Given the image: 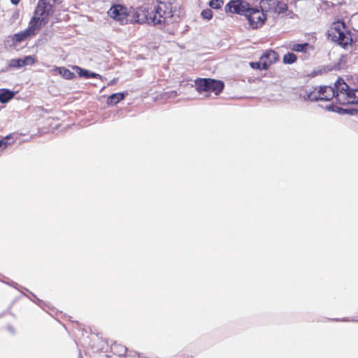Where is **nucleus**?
<instances>
[{
	"label": "nucleus",
	"instance_id": "15",
	"mask_svg": "<svg viewBox=\"0 0 358 358\" xmlns=\"http://www.w3.org/2000/svg\"><path fill=\"white\" fill-rule=\"evenodd\" d=\"M260 4H262V6L268 4V6H274L275 12L279 14L285 13L288 9V6L285 3L276 0H263L260 2Z\"/></svg>",
	"mask_w": 358,
	"mask_h": 358
},
{
	"label": "nucleus",
	"instance_id": "5",
	"mask_svg": "<svg viewBox=\"0 0 358 358\" xmlns=\"http://www.w3.org/2000/svg\"><path fill=\"white\" fill-rule=\"evenodd\" d=\"M176 0H157V5L156 7V13H160L162 15L157 20V22H171L173 16V13L176 11V8L173 7V3Z\"/></svg>",
	"mask_w": 358,
	"mask_h": 358
},
{
	"label": "nucleus",
	"instance_id": "25",
	"mask_svg": "<svg viewBox=\"0 0 358 358\" xmlns=\"http://www.w3.org/2000/svg\"><path fill=\"white\" fill-rule=\"evenodd\" d=\"M250 66L253 69L263 70L262 68V61H260V59L259 60V62H251L250 63Z\"/></svg>",
	"mask_w": 358,
	"mask_h": 358
},
{
	"label": "nucleus",
	"instance_id": "17",
	"mask_svg": "<svg viewBox=\"0 0 358 358\" xmlns=\"http://www.w3.org/2000/svg\"><path fill=\"white\" fill-rule=\"evenodd\" d=\"M72 68L77 71V73H78V75L80 77H85L86 78H97L100 77L99 74H97V73H95L93 72H90L87 70L83 69L82 68H80L78 66H73Z\"/></svg>",
	"mask_w": 358,
	"mask_h": 358
},
{
	"label": "nucleus",
	"instance_id": "4",
	"mask_svg": "<svg viewBox=\"0 0 358 358\" xmlns=\"http://www.w3.org/2000/svg\"><path fill=\"white\" fill-rule=\"evenodd\" d=\"M195 88L199 93L213 92L219 95L224 88V83L222 80L213 78H197L194 81Z\"/></svg>",
	"mask_w": 358,
	"mask_h": 358
},
{
	"label": "nucleus",
	"instance_id": "23",
	"mask_svg": "<svg viewBox=\"0 0 358 358\" xmlns=\"http://www.w3.org/2000/svg\"><path fill=\"white\" fill-rule=\"evenodd\" d=\"M201 16L206 20H210L213 17V12L210 9H205L201 12Z\"/></svg>",
	"mask_w": 358,
	"mask_h": 358
},
{
	"label": "nucleus",
	"instance_id": "12",
	"mask_svg": "<svg viewBox=\"0 0 358 358\" xmlns=\"http://www.w3.org/2000/svg\"><path fill=\"white\" fill-rule=\"evenodd\" d=\"M278 58L279 55L277 52L272 50H266L259 58L262 62V69L267 70L273 64L278 61Z\"/></svg>",
	"mask_w": 358,
	"mask_h": 358
},
{
	"label": "nucleus",
	"instance_id": "19",
	"mask_svg": "<svg viewBox=\"0 0 358 358\" xmlns=\"http://www.w3.org/2000/svg\"><path fill=\"white\" fill-rule=\"evenodd\" d=\"M55 71L67 80L73 79L75 77L74 73L65 67H56Z\"/></svg>",
	"mask_w": 358,
	"mask_h": 358
},
{
	"label": "nucleus",
	"instance_id": "3",
	"mask_svg": "<svg viewBox=\"0 0 358 358\" xmlns=\"http://www.w3.org/2000/svg\"><path fill=\"white\" fill-rule=\"evenodd\" d=\"M160 15H162V14L156 13V7H155L153 11H152V15L149 9L146 7H139L137 8H131L129 23H148L165 25L170 22L155 21L154 17L157 18V20Z\"/></svg>",
	"mask_w": 358,
	"mask_h": 358
},
{
	"label": "nucleus",
	"instance_id": "18",
	"mask_svg": "<svg viewBox=\"0 0 358 358\" xmlns=\"http://www.w3.org/2000/svg\"><path fill=\"white\" fill-rule=\"evenodd\" d=\"M124 98L123 93H115L108 96L107 103L108 105H115Z\"/></svg>",
	"mask_w": 358,
	"mask_h": 358
},
{
	"label": "nucleus",
	"instance_id": "9",
	"mask_svg": "<svg viewBox=\"0 0 358 358\" xmlns=\"http://www.w3.org/2000/svg\"><path fill=\"white\" fill-rule=\"evenodd\" d=\"M57 0H38L34 10V14L49 21L50 16L55 13V6Z\"/></svg>",
	"mask_w": 358,
	"mask_h": 358
},
{
	"label": "nucleus",
	"instance_id": "14",
	"mask_svg": "<svg viewBox=\"0 0 358 358\" xmlns=\"http://www.w3.org/2000/svg\"><path fill=\"white\" fill-rule=\"evenodd\" d=\"M29 38H31V36L25 29L22 31L16 33L10 36V46L17 47L21 43L27 41Z\"/></svg>",
	"mask_w": 358,
	"mask_h": 358
},
{
	"label": "nucleus",
	"instance_id": "22",
	"mask_svg": "<svg viewBox=\"0 0 358 358\" xmlns=\"http://www.w3.org/2000/svg\"><path fill=\"white\" fill-rule=\"evenodd\" d=\"M223 3V0H211L209 2V6L213 9H218L222 6Z\"/></svg>",
	"mask_w": 358,
	"mask_h": 358
},
{
	"label": "nucleus",
	"instance_id": "1",
	"mask_svg": "<svg viewBox=\"0 0 358 358\" xmlns=\"http://www.w3.org/2000/svg\"><path fill=\"white\" fill-rule=\"evenodd\" d=\"M327 34L331 41L345 50L357 46V38L353 37L352 33L343 20L334 22Z\"/></svg>",
	"mask_w": 358,
	"mask_h": 358
},
{
	"label": "nucleus",
	"instance_id": "24",
	"mask_svg": "<svg viewBox=\"0 0 358 358\" xmlns=\"http://www.w3.org/2000/svg\"><path fill=\"white\" fill-rule=\"evenodd\" d=\"M9 139H10V136H7L5 138H3V139L0 140V150H3L8 146V145L9 144L8 141Z\"/></svg>",
	"mask_w": 358,
	"mask_h": 358
},
{
	"label": "nucleus",
	"instance_id": "26",
	"mask_svg": "<svg viewBox=\"0 0 358 358\" xmlns=\"http://www.w3.org/2000/svg\"><path fill=\"white\" fill-rule=\"evenodd\" d=\"M20 1H21V0H10V2H11L13 5H15V6H16V5H17V4L20 3Z\"/></svg>",
	"mask_w": 358,
	"mask_h": 358
},
{
	"label": "nucleus",
	"instance_id": "16",
	"mask_svg": "<svg viewBox=\"0 0 358 358\" xmlns=\"http://www.w3.org/2000/svg\"><path fill=\"white\" fill-rule=\"evenodd\" d=\"M311 48L308 43L290 44L288 47L292 51L298 52H306Z\"/></svg>",
	"mask_w": 358,
	"mask_h": 358
},
{
	"label": "nucleus",
	"instance_id": "7",
	"mask_svg": "<svg viewBox=\"0 0 358 358\" xmlns=\"http://www.w3.org/2000/svg\"><path fill=\"white\" fill-rule=\"evenodd\" d=\"M265 6L261 4L260 8H249L245 17L249 22L250 25L253 28L256 29L262 27L266 19V15L264 13V8Z\"/></svg>",
	"mask_w": 358,
	"mask_h": 358
},
{
	"label": "nucleus",
	"instance_id": "20",
	"mask_svg": "<svg viewBox=\"0 0 358 358\" xmlns=\"http://www.w3.org/2000/svg\"><path fill=\"white\" fill-rule=\"evenodd\" d=\"M14 93L9 90H3L0 92V102L2 103H7L9 100L13 99Z\"/></svg>",
	"mask_w": 358,
	"mask_h": 358
},
{
	"label": "nucleus",
	"instance_id": "11",
	"mask_svg": "<svg viewBox=\"0 0 358 358\" xmlns=\"http://www.w3.org/2000/svg\"><path fill=\"white\" fill-rule=\"evenodd\" d=\"M48 20L34 13L33 17L31 18L28 27L25 29L31 37L35 36L40 31L42 26L46 24Z\"/></svg>",
	"mask_w": 358,
	"mask_h": 358
},
{
	"label": "nucleus",
	"instance_id": "13",
	"mask_svg": "<svg viewBox=\"0 0 358 358\" xmlns=\"http://www.w3.org/2000/svg\"><path fill=\"white\" fill-rule=\"evenodd\" d=\"M36 57L28 55L24 58L12 59L10 60L9 66L15 69H20L27 65H33L36 63Z\"/></svg>",
	"mask_w": 358,
	"mask_h": 358
},
{
	"label": "nucleus",
	"instance_id": "2",
	"mask_svg": "<svg viewBox=\"0 0 358 358\" xmlns=\"http://www.w3.org/2000/svg\"><path fill=\"white\" fill-rule=\"evenodd\" d=\"M336 87V101L341 105L358 104V89L349 87L342 78L335 83Z\"/></svg>",
	"mask_w": 358,
	"mask_h": 358
},
{
	"label": "nucleus",
	"instance_id": "21",
	"mask_svg": "<svg viewBox=\"0 0 358 358\" xmlns=\"http://www.w3.org/2000/svg\"><path fill=\"white\" fill-rule=\"evenodd\" d=\"M297 60V57L293 52H287L284 55L282 61L284 64H292L296 62Z\"/></svg>",
	"mask_w": 358,
	"mask_h": 358
},
{
	"label": "nucleus",
	"instance_id": "6",
	"mask_svg": "<svg viewBox=\"0 0 358 358\" xmlns=\"http://www.w3.org/2000/svg\"><path fill=\"white\" fill-rule=\"evenodd\" d=\"M108 15L120 24L129 23L130 9L121 4H113L107 12Z\"/></svg>",
	"mask_w": 358,
	"mask_h": 358
},
{
	"label": "nucleus",
	"instance_id": "10",
	"mask_svg": "<svg viewBox=\"0 0 358 358\" xmlns=\"http://www.w3.org/2000/svg\"><path fill=\"white\" fill-rule=\"evenodd\" d=\"M250 8V4L244 0H231L224 7L227 13L243 15L245 16Z\"/></svg>",
	"mask_w": 358,
	"mask_h": 358
},
{
	"label": "nucleus",
	"instance_id": "8",
	"mask_svg": "<svg viewBox=\"0 0 358 358\" xmlns=\"http://www.w3.org/2000/svg\"><path fill=\"white\" fill-rule=\"evenodd\" d=\"M307 94V99L310 101L321 100V101H330L333 98L336 99V87L331 86H322L317 90L318 95L313 94L311 90H306Z\"/></svg>",
	"mask_w": 358,
	"mask_h": 358
}]
</instances>
